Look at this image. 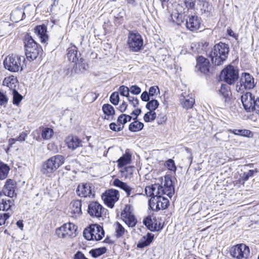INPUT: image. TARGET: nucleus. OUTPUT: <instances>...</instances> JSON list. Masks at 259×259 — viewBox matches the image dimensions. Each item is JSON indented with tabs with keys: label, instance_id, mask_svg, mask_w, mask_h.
I'll return each instance as SVG.
<instances>
[{
	"label": "nucleus",
	"instance_id": "nucleus-55",
	"mask_svg": "<svg viewBox=\"0 0 259 259\" xmlns=\"http://www.w3.org/2000/svg\"><path fill=\"white\" fill-rule=\"evenodd\" d=\"M78 61V64L79 66V70H80V73L82 72L84 70H86V64L84 62V60L82 58H80L77 60Z\"/></svg>",
	"mask_w": 259,
	"mask_h": 259
},
{
	"label": "nucleus",
	"instance_id": "nucleus-34",
	"mask_svg": "<svg viewBox=\"0 0 259 259\" xmlns=\"http://www.w3.org/2000/svg\"><path fill=\"white\" fill-rule=\"evenodd\" d=\"M200 10L202 13L206 14L207 15H209L212 10V6L211 4L209 3L207 1L205 2L200 4Z\"/></svg>",
	"mask_w": 259,
	"mask_h": 259
},
{
	"label": "nucleus",
	"instance_id": "nucleus-50",
	"mask_svg": "<svg viewBox=\"0 0 259 259\" xmlns=\"http://www.w3.org/2000/svg\"><path fill=\"white\" fill-rule=\"evenodd\" d=\"M8 102V97L0 91V106H6Z\"/></svg>",
	"mask_w": 259,
	"mask_h": 259
},
{
	"label": "nucleus",
	"instance_id": "nucleus-7",
	"mask_svg": "<svg viewBox=\"0 0 259 259\" xmlns=\"http://www.w3.org/2000/svg\"><path fill=\"white\" fill-rule=\"evenodd\" d=\"M77 227L73 223L63 224L56 229V234L59 238L69 239L76 236Z\"/></svg>",
	"mask_w": 259,
	"mask_h": 259
},
{
	"label": "nucleus",
	"instance_id": "nucleus-38",
	"mask_svg": "<svg viewBox=\"0 0 259 259\" xmlns=\"http://www.w3.org/2000/svg\"><path fill=\"white\" fill-rule=\"evenodd\" d=\"M229 132L230 133H233L236 135L244 136V137H249V135L251 134V132L247 130H229Z\"/></svg>",
	"mask_w": 259,
	"mask_h": 259
},
{
	"label": "nucleus",
	"instance_id": "nucleus-19",
	"mask_svg": "<svg viewBox=\"0 0 259 259\" xmlns=\"http://www.w3.org/2000/svg\"><path fill=\"white\" fill-rule=\"evenodd\" d=\"M76 193L78 196L84 197L94 196L95 195L93 193L92 187L89 183L80 184L76 189Z\"/></svg>",
	"mask_w": 259,
	"mask_h": 259
},
{
	"label": "nucleus",
	"instance_id": "nucleus-29",
	"mask_svg": "<svg viewBox=\"0 0 259 259\" xmlns=\"http://www.w3.org/2000/svg\"><path fill=\"white\" fill-rule=\"evenodd\" d=\"M10 170V167L8 164L0 161V180H5L8 177Z\"/></svg>",
	"mask_w": 259,
	"mask_h": 259
},
{
	"label": "nucleus",
	"instance_id": "nucleus-25",
	"mask_svg": "<svg viewBox=\"0 0 259 259\" xmlns=\"http://www.w3.org/2000/svg\"><path fill=\"white\" fill-rule=\"evenodd\" d=\"M132 155L128 149H126L125 153L117 161L119 167H121L130 163Z\"/></svg>",
	"mask_w": 259,
	"mask_h": 259
},
{
	"label": "nucleus",
	"instance_id": "nucleus-28",
	"mask_svg": "<svg viewBox=\"0 0 259 259\" xmlns=\"http://www.w3.org/2000/svg\"><path fill=\"white\" fill-rule=\"evenodd\" d=\"M155 201L157 204L156 209L158 210L164 209L166 208L169 205L168 200L163 196H161L158 198H156Z\"/></svg>",
	"mask_w": 259,
	"mask_h": 259
},
{
	"label": "nucleus",
	"instance_id": "nucleus-21",
	"mask_svg": "<svg viewBox=\"0 0 259 259\" xmlns=\"http://www.w3.org/2000/svg\"><path fill=\"white\" fill-rule=\"evenodd\" d=\"M65 142L68 148L72 150L82 146L81 140L77 136H69L66 138Z\"/></svg>",
	"mask_w": 259,
	"mask_h": 259
},
{
	"label": "nucleus",
	"instance_id": "nucleus-51",
	"mask_svg": "<svg viewBox=\"0 0 259 259\" xmlns=\"http://www.w3.org/2000/svg\"><path fill=\"white\" fill-rule=\"evenodd\" d=\"M133 207L131 205H126L123 210L121 212V217H124L125 214H133Z\"/></svg>",
	"mask_w": 259,
	"mask_h": 259
},
{
	"label": "nucleus",
	"instance_id": "nucleus-52",
	"mask_svg": "<svg viewBox=\"0 0 259 259\" xmlns=\"http://www.w3.org/2000/svg\"><path fill=\"white\" fill-rule=\"evenodd\" d=\"M159 89L158 86L155 85L151 87L149 89V92L150 97H153L155 95L159 93Z\"/></svg>",
	"mask_w": 259,
	"mask_h": 259
},
{
	"label": "nucleus",
	"instance_id": "nucleus-46",
	"mask_svg": "<svg viewBox=\"0 0 259 259\" xmlns=\"http://www.w3.org/2000/svg\"><path fill=\"white\" fill-rule=\"evenodd\" d=\"M155 188H157V187L154 185L146 187L145 191L146 195L148 197H153V195L154 194L153 191H154Z\"/></svg>",
	"mask_w": 259,
	"mask_h": 259
},
{
	"label": "nucleus",
	"instance_id": "nucleus-56",
	"mask_svg": "<svg viewBox=\"0 0 259 259\" xmlns=\"http://www.w3.org/2000/svg\"><path fill=\"white\" fill-rule=\"evenodd\" d=\"M130 92L133 95H139L141 92V88L138 85H132L130 88Z\"/></svg>",
	"mask_w": 259,
	"mask_h": 259
},
{
	"label": "nucleus",
	"instance_id": "nucleus-9",
	"mask_svg": "<svg viewBox=\"0 0 259 259\" xmlns=\"http://www.w3.org/2000/svg\"><path fill=\"white\" fill-rule=\"evenodd\" d=\"M255 86L254 78L248 73H243L241 74L239 82L236 85V91L241 92L243 89L250 90Z\"/></svg>",
	"mask_w": 259,
	"mask_h": 259
},
{
	"label": "nucleus",
	"instance_id": "nucleus-18",
	"mask_svg": "<svg viewBox=\"0 0 259 259\" xmlns=\"http://www.w3.org/2000/svg\"><path fill=\"white\" fill-rule=\"evenodd\" d=\"M143 224L151 231H158L162 229V226L159 223L157 225L156 220L155 217L152 215H148L143 220Z\"/></svg>",
	"mask_w": 259,
	"mask_h": 259
},
{
	"label": "nucleus",
	"instance_id": "nucleus-12",
	"mask_svg": "<svg viewBox=\"0 0 259 259\" xmlns=\"http://www.w3.org/2000/svg\"><path fill=\"white\" fill-rule=\"evenodd\" d=\"M114 186L120 188L126 193V196L129 198V202H133V199L139 195L140 194L136 193L134 192V189L131 187L126 183L123 182L118 179H116L113 182Z\"/></svg>",
	"mask_w": 259,
	"mask_h": 259
},
{
	"label": "nucleus",
	"instance_id": "nucleus-3",
	"mask_svg": "<svg viewBox=\"0 0 259 259\" xmlns=\"http://www.w3.org/2000/svg\"><path fill=\"white\" fill-rule=\"evenodd\" d=\"M24 56L12 54L8 56L4 61L5 68L13 72L22 71L25 65Z\"/></svg>",
	"mask_w": 259,
	"mask_h": 259
},
{
	"label": "nucleus",
	"instance_id": "nucleus-22",
	"mask_svg": "<svg viewBox=\"0 0 259 259\" xmlns=\"http://www.w3.org/2000/svg\"><path fill=\"white\" fill-rule=\"evenodd\" d=\"M35 33L40 39L41 42L45 43L48 39L47 27L45 24L38 25L35 28Z\"/></svg>",
	"mask_w": 259,
	"mask_h": 259
},
{
	"label": "nucleus",
	"instance_id": "nucleus-47",
	"mask_svg": "<svg viewBox=\"0 0 259 259\" xmlns=\"http://www.w3.org/2000/svg\"><path fill=\"white\" fill-rule=\"evenodd\" d=\"M110 101L113 105H117L118 104L119 101L118 93H113L110 97Z\"/></svg>",
	"mask_w": 259,
	"mask_h": 259
},
{
	"label": "nucleus",
	"instance_id": "nucleus-33",
	"mask_svg": "<svg viewBox=\"0 0 259 259\" xmlns=\"http://www.w3.org/2000/svg\"><path fill=\"white\" fill-rule=\"evenodd\" d=\"M144 124L138 120H135L130 124L128 130L132 132H139L143 129Z\"/></svg>",
	"mask_w": 259,
	"mask_h": 259
},
{
	"label": "nucleus",
	"instance_id": "nucleus-42",
	"mask_svg": "<svg viewBox=\"0 0 259 259\" xmlns=\"http://www.w3.org/2000/svg\"><path fill=\"white\" fill-rule=\"evenodd\" d=\"M115 235L117 238H120L123 236L125 233V229L118 222L115 224Z\"/></svg>",
	"mask_w": 259,
	"mask_h": 259
},
{
	"label": "nucleus",
	"instance_id": "nucleus-24",
	"mask_svg": "<svg viewBox=\"0 0 259 259\" xmlns=\"http://www.w3.org/2000/svg\"><path fill=\"white\" fill-rule=\"evenodd\" d=\"M154 238V235L148 233L146 236H143L142 238L139 242L137 246L139 248H144L148 246L153 241Z\"/></svg>",
	"mask_w": 259,
	"mask_h": 259
},
{
	"label": "nucleus",
	"instance_id": "nucleus-45",
	"mask_svg": "<svg viewBox=\"0 0 259 259\" xmlns=\"http://www.w3.org/2000/svg\"><path fill=\"white\" fill-rule=\"evenodd\" d=\"M258 170L255 168L253 170H249L246 172H244L241 176V179L244 181H247L249 178L253 177L254 173H257Z\"/></svg>",
	"mask_w": 259,
	"mask_h": 259
},
{
	"label": "nucleus",
	"instance_id": "nucleus-59",
	"mask_svg": "<svg viewBox=\"0 0 259 259\" xmlns=\"http://www.w3.org/2000/svg\"><path fill=\"white\" fill-rule=\"evenodd\" d=\"M150 96L147 91H144L141 95V99L143 101L148 102L150 99Z\"/></svg>",
	"mask_w": 259,
	"mask_h": 259
},
{
	"label": "nucleus",
	"instance_id": "nucleus-2",
	"mask_svg": "<svg viewBox=\"0 0 259 259\" xmlns=\"http://www.w3.org/2000/svg\"><path fill=\"white\" fill-rule=\"evenodd\" d=\"M64 161L65 158L62 155H56L52 156L42 163L41 172L49 177L64 163Z\"/></svg>",
	"mask_w": 259,
	"mask_h": 259
},
{
	"label": "nucleus",
	"instance_id": "nucleus-48",
	"mask_svg": "<svg viewBox=\"0 0 259 259\" xmlns=\"http://www.w3.org/2000/svg\"><path fill=\"white\" fill-rule=\"evenodd\" d=\"M119 91L120 92V94L122 96H125L126 98H127V96H129V92L130 88L128 87L124 86V85H121L119 88Z\"/></svg>",
	"mask_w": 259,
	"mask_h": 259
},
{
	"label": "nucleus",
	"instance_id": "nucleus-17",
	"mask_svg": "<svg viewBox=\"0 0 259 259\" xmlns=\"http://www.w3.org/2000/svg\"><path fill=\"white\" fill-rule=\"evenodd\" d=\"M186 26L191 31H196L200 28L201 18L197 16H189L186 20Z\"/></svg>",
	"mask_w": 259,
	"mask_h": 259
},
{
	"label": "nucleus",
	"instance_id": "nucleus-8",
	"mask_svg": "<svg viewBox=\"0 0 259 259\" xmlns=\"http://www.w3.org/2000/svg\"><path fill=\"white\" fill-rule=\"evenodd\" d=\"M230 253L236 259H248L250 255L249 247L243 243L233 246L230 249Z\"/></svg>",
	"mask_w": 259,
	"mask_h": 259
},
{
	"label": "nucleus",
	"instance_id": "nucleus-43",
	"mask_svg": "<svg viewBox=\"0 0 259 259\" xmlns=\"http://www.w3.org/2000/svg\"><path fill=\"white\" fill-rule=\"evenodd\" d=\"M132 119V117L129 115L122 114L119 116L117 119V122L119 123L124 124L127 121H130Z\"/></svg>",
	"mask_w": 259,
	"mask_h": 259
},
{
	"label": "nucleus",
	"instance_id": "nucleus-63",
	"mask_svg": "<svg viewBox=\"0 0 259 259\" xmlns=\"http://www.w3.org/2000/svg\"><path fill=\"white\" fill-rule=\"evenodd\" d=\"M141 109L140 108L136 109L133 111L131 114L135 116V117L133 118V119L136 120L137 119L138 116L141 113Z\"/></svg>",
	"mask_w": 259,
	"mask_h": 259
},
{
	"label": "nucleus",
	"instance_id": "nucleus-13",
	"mask_svg": "<svg viewBox=\"0 0 259 259\" xmlns=\"http://www.w3.org/2000/svg\"><path fill=\"white\" fill-rule=\"evenodd\" d=\"M255 99V96L250 92H246L241 96V100L246 112H252Z\"/></svg>",
	"mask_w": 259,
	"mask_h": 259
},
{
	"label": "nucleus",
	"instance_id": "nucleus-58",
	"mask_svg": "<svg viewBox=\"0 0 259 259\" xmlns=\"http://www.w3.org/2000/svg\"><path fill=\"white\" fill-rule=\"evenodd\" d=\"M252 112L259 114V97L256 98L255 103L253 106Z\"/></svg>",
	"mask_w": 259,
	"mask_h": 259
},
{
	"label": "nucleus",
	"instance_id": "nucleus-10",
	"mask_svg": "<svg viewBox=\"0 0 259 259\" xmlns=\"http://www.w3.org/2000/svg\"><path fill=\"white\" fill-rule=\"evenodd\" d=\"M221 75L225 82L232 84L238 79V72L234 66L230 65L222 70Z\"/></svg>",
	"mask_w": 259,
	"mask_h": 259
},
{
	"label": "nucleus",
	"instance_id": "nucleus-41",
	"mask_svg": "<svg viewBox=\"0 0 259 259\" xmlns=\"http://www.w3.org/2000/svg\"><path fill=\"white\" fill-rule=\"evenodd\" d=\"M219 92L220 94L222 95L224 98H225V102H227L228 101V99L229 98L230 92L228 89L226 85L222 84L219 91Z\"/></svg>",
	"mask_w": 259,
	"mask_h": 259
},
{
	"label": "nucleus",
	"instance_id": "nucleus-44",
	"mask_svg": "<svg viewBox=\"0 0 259 259\" xmlns=\"http://www.w3.org/2000/svg\"><path fill=\"white\" fill-rule=\"evenodd\" d=\"M156 117V114L154 111H149L147 112L144 116V120L145 122H148L153 121Z\"/></svg>",
	"mask_w": 259,
	"mask_h": 259
},
{
	"label": "nucleus",
	"instance_id": "nucleus-5",
	"mask_svg": "<svg viewBox=\"0 0 259 259\" xmlns=\"http://www.w3.org/2000/svg\"><path fill=\"white\" fill-rule=\"evenodd\" d=\"M144 41L142 35L137 31H129L127 45L130 51L138 52L143 48Z\"/></svg>",
	"mask_w": 259,
	"mask_h": 259
},
{
	"label": "nucleus",
	"instance_id": "nucleus-11",
	"mask_svg": "<svg viewBox=\"0 0 259 259\" xmlns=\"http://www.w3.org/2000/svg\"><path fill=\"white\" fill-rule=\"evenodd\" d=\"M119 194L118 191L114 189H109L102 195V198L105 204L110 208H113L114 204L119 200Z\"/></svg>",
	"mask_w": 259,
	"mask_h": 259
},
{
	"label": "nucleus",
	"instance_id": "nucleus-1",
	"mask_svg": "<svg viewBox=\"0 0 259 259\" xmlns=\"http://www.w3.org/2000/svg\"><path fill=\"white\" fill-rule=\"evenodd\" d=\"M230 51L228 44L222 42L214 45L209 54L212 64L221 65L226 60Z\"/></svg>",
	"mask_w": 259,
	"mask_h": 259
},
{
	"label": "nucleus",
	"instance_id": "nucleus-30",
	"mask_svg": "<svg viewBox=\"0 0 259 259\" xmlns=\"http://www.w3.org/2000/svg\"><path fill=\"white\" fill-rule=\"evenodd\" d=\"M14 205V200L13 199H3L0 201V211L9 210Z\"/></svg>",
	"mask_w": 259,
	"mask_h": 259
},
{
	"label": "nucleus",
	"instance_id": "nucleus-64",
	"mask_svg": "<svg viewBox=\"0 0 259 259\" xmlns=\"http://www.w3.org/2000/svg\"><path fill=\"white\" fill-rule=\"evenodd\" d=\"M74 259H88L81 251H77L74 255Z\"/></svg>",
	"mask_w": 259,
	"mask_h": 259
},
{
	"label": "nucleus",
	"instance_id": "nucleus-16",
	"mask_svg": "<svg viewBox=\"0 0 259 259\" xmlns=\"http://www.w3.org/2000/svg\"><path fill=\"white\" fill-rule=\"evenodd\" d=\"M104 211L103 207L97 201H92L88 205V212L91 217L100 218Z\"/></svg>",
	"mask_w": 259,
	"mask_h": 259
},
{
	"label": "nucleus",
	"instance_id": "nucleus-39",
	"mask_svg": "<svg viewBox=\"0 0 259 259\" xmlns=\"http://www.w3.org/2000/svg\"><path fill=\"white\" fill-rule=\"evenodd\" d=\"M12 94L13 104L18 106L23 99V96L16 90H13Z\"/></svg>",
	"mask_w": 259,
	"mask_h": 259
},
{
	"label": "nucleus",
	"instance_id": "nucleus-14",
	"mask_svg": "<svg viewBox=\"0 0 259 259\" xmlns=\"http://www.w3.org/2000/svg\"><path fill=\"white\" fill-rule=\"evenodd\" d=\"M197 63L195 70L199 71L204 74H208L210 72V63L209 60L202 56H198L196 59Z\"/></svg>",
	"mask_w": 259,
	"mask_h": 259
},
{
	"label": "nucleus",
	"instance_id": "nucleus-37",
	"mask_svg": "<svg viewBox=\"0 0 259 259\" xmlns=\"http://www.w3.org/2000/svg\"><path fill=\"white\" fill-rule=\"evenodd\" d=\"M106 250L107 249L105 247H100L91 250L90 253L93 257L96 258L105 253Z\"/></svg>",
	"mask_w": 259,
	"mask_h": 259
},
{
	"label": "nucleus",
	"instance_id": "nucleus-15",
	"mask_svg": "<svg viewBox=\"0 0 259 259\" xmlns=\"http://www.w3.org/2000/svg\"><path fill=\"white\" fill-rule=\"evenodd\" d=\"M17 187V183L12 179H7L4 186L3 187L2 195L13 198L16 196L17 194L15 192V189Z\"/></svg>",
	"mask_w": 259,
	"mask_h": 259
},
{
	"label": "nucleus",
	"instance_id": "nucleus-53",
	"mask_svg": "<svg viewBox=\"0 0 259 259\" xmlns=\"http://www.w3.org/2000/svg\"><path fill=\"white\" fill-rule=\"evenodd\" d=\"M109 127L113 131L119 132L123 129V126H121L120 124L117 125L115 123L112 122L109 124Z\"/></svg>",
	"mask_w": 259,
	"mask_h": 259
},
{
	"label": "nucleus",
	"instance_id": "nucleus-31",
	"mask_svg": "<svg viewBox=\"0 0 259 259\" xmlns=\"http://www.w3.org/2000/svg\"><path fill=\"white\" fill-rule=\"evenodd\" d=\"M181 103L183 108L188 110L192 108L195 103V99L190 96L184 97L183 98L181 99Z\"/></svg>",
	"mask_w": 259,
	"mask_h": 259
},
{
	"label": "nucleus",
	"instance_id": "nucleus-4",
	"mask_svg": "<svg viewBox=\"0 0 259 259\" xmlns=\"http://www.w3.org/2000/svg\"><path fill=\"white\" fill-rule=\"evenodd\" d=\"M25 55L27 59L33 61L37 58L42 50L39 48L37 44L29 34H26L24 38Z\"/></svg>",
	"mask_w": 259,
	"mask_h": 259
},
{
	"label": "nucleus",
	"instance_id": "nucleus-32",
	"mask_svg": "<svg viewBox=\"0 0 259 259\" xmlns=\"http://www.w3.org/2000/svg\"><path fill=\"white\" fill-rule=\"evenodd\" d=\"M122 218L125 224L130 227H135L137 223V219L133 213L128 214V215L125 214L124 217Z\"/></svg>",
	"mask_w": 259,
	"mask_h": 259
},
{
	"label": "nucleus",
	"instance_id": "nucleus-57",
	"mask_svg": "<svg viewBox=\"0 0 259 259\" xmlns=\"http://www.w3.org/2000/svg\"><path fill=\"white\" fill-rule=\"evenodd\" d=\"M154 186H156L157 188H155L154 191H153L154 194L153 195L152 198L154 199H155V197H156V198H158V197L161 196V193L160 192V185L158 184H154Z\"/></svg>",
	"mask_w": 259,
	"mask_h": 259
},
{
	"label": "nucleus",
	"instance_id": "nucleus-27",
	"mask_svg": "<svg viewBox=\"0 0 259 259\" xmlns=\"http://www.w3.org/2000/svg\"><path fill=\"white\" fill-rule=\"evenodd\" d=\"M17 84V79L16 77L11 75L8 77H6L3 81V85L7 86L10 89L16 90L15 88Z\"/></svg>",
	"mask_w": 259,
	"mask_h": 259
},
{
	"label": "nucleus",
	"instance_id": "nucleus-20",
	"mask_svg": "<svg viewBox=\"0 0 259 259\" xmlns=\"http://www.w3.org/2000/svg\"><path fill=\"white\" fill-rule=\"evenodd\" d=\"M159 188L161 196L165 195L169 198H171L175 192L174 187L172 184V181L171 180H165L164 185H160Z\"/></svg>",
	"mask_w": 259,
	"mask_h": 259
},
{
	"label": "nucleus",
	"instance_id": "nucleus-23",
	"mask_svg": "<svg viewBox=\"0 0 259 259\" xmlns=\"http://www.w3.org/2000/svg\"><path fill=\"white\" fill-rule=\"evenodd\" d=\"M70 213L73 217H77L82 213L81 202L79 200L72 201L70 203Z\"/></svg>",
	"mask_w": 259,
	"mask_h": 259
},
{
	"label": "nucleus",
	"instance_id": "nucleus-54",
	"mask_svg": "<svg viewBox=\"0 0 259 259\" xmlns=\"http://www.w3.org/2000/svg\"><path fill=\"white\" fill-rule=\"evenodd\" d=\"M166 164L167 168L170 170L175 171L177 169L174 161L171 159H168L166 161Z\"/></svg>",
	"mask_w": 259,
	"mask_h": 259
},
{
	"label": "nucleus",
	"instance_id": "nucleus-35",
	"mask_svg": "<svg viewBox=\"0 0 259 259\" xmlns=\"http://www.w3.org/2000/svg\"><path fill=\"white\" fill-rule=\"evenodd\" d=\"M54 134V131L50 127H44L41 130V137L44 140L50 139Z\"/></svg>",
	"mask_w": 259,
	"mask_h": 259
},
{
	"label": "nucleus",
	"instance_id": "nucleus-62",
	"mask_svg": "<svg viewBox=\"0 0 259 259\" xmlns=\"http://www.w3.org/2000/svg\"><path fill=\"white\" fill-rule=\"evenodd\" d=\"M27 134L25 132H22L19 137H18L16 139L14 140H17L19 142L24 141L25 140V138L27 137Z\"/></svg>",
	"mask_w": 259,
	"mask_h": 259
},
{
	"label": "nucleus",
	"instance_id": "nucleus-49",
	"mask_svg": "<svg viewBox=\"0 0 259 259\" xmlns=\"http://www.w3.org/2000/svg\"><path fill=\"white\" fill-rule=\"evenodd\" d=\"M127 100L130 104L133 105L134 107H136L139 104V99L133 96H127Z\"/></svg>",
	"mask_w": 259,
	"mask_h": 259
},
{
	"label": "nucleus",
	"instance_id": "nucleus-6",
	"mask_svg": "<svg viewBox=\"0 0 259 259\" xmlns=\"http://www.w3.org/2000/svg\"><path fill=\"white\" fill-rule=\"evenodd\" d=\"M103 227L98 224H92L84 229L83 235L88 240L99 241L104 236Z\"/></svg>",
	"mask_w": 259,
	"mask_h": 259
},
{
	"label": "nucleus",
	"instance_id": "nucleus-36",
	"mask_svg": "<svg viewBox=\"0 0 259 259\" xmlns=\"http://www.w3.org/2000/svg\"><path fill=\"white\" fill-rule=\"evenodd\" d=\"M102 110L104 113L108 116L113 115L115 113L113 107L109 104H104L102 106Z\"/></svg>",
	"mask_w": 259,
	"mask_h": 259
},
{
	"label": "nucleus",
	"instance_id": "nucleus-40",
	"mask_svg": "<svg viewBox=\"0 0 259 259\" xmlns=\"http://www.w3.org/2000/svg\"><path fill=\"white\" fill-rule=\"evenodd\" d=\"M159 105V102L157 100L152 99L150 101L149 100L147 102V104L146 105V108L149 110V111H154L158 108Z\"/></svg>",
	"mask_w": 259,
	"mask_h": 259
},
{
	"label": "nucleus",
	"instance_id": "nucleus-26",
	"mask_svg": "<svg viewBox=\"0 0 259 259\" xmlns=\"http://www.w3.org/2000/svg\"><path fill=\"white\" fill-rule=\"evenodd\" d=\"M80 56V54H79L78 56L77 48L75 46L68 48L67 57L70 61L76 62Z\"/></svg>",
	"mask_w": 259,
	"mask_h": 259
},
{
	"label": "nucleus",
	"instance_id": "nucleus-61",
	"mask_svg": "<svg viewBox=\"0 0 259 259\" xmlns=\"http://www.w3.org/2000/svg\"><path fill=\"white\" fill-rule=\"evenodd\" d=\"M75 64L73 67L71 71V75L73 74H78L80 73V70H79V66L78 63L74 62Z\"/></svg>",
	"mask_w": 259,
	"mask_h": 259
},
{
	"label": "nucleus",
	"instance_id": "nucleus-60",
	"mask_svg": "<svg viewBox=\"0 0 259 259\" xmlns=\"http://www.w3.org/2000/svg\"><path fill=\"white\" fill-rule=\"evenodd\" d=\"M187 7L193 9L195 6V0H184Z\"/></svg>",
	"mask_w": 259,
	"mask_h": 259
}]
</instances>
